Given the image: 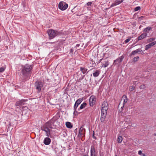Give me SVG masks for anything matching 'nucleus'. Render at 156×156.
Here are the masks:
<instances>
[{"instance_id": "1", "label": "nucleus", "mask_w": 156, "mask_h": 156, "mask_svg": "<svg viewBox=\"0 0 156 156\" xmlns=\"http://www.w3.org/2000/svg\"><path fill=\"white\" fill-rule=\"evenodd\" d=\"M33 67V65L29 64H26L22 66L21 73L22 74V79L23 81H25L30 79L32 73Z\"/></svg>"}, {"instance_id": "2", "label": "nucleus", "mask_w": 156, "mask_h": 156, "mask_svg": "<svg viewBox=\"0 0 156 156\" xmlns=\"http://www.w3.org/2000/svg\"><path fill=\"white\" fill-rule=\"evenodd\" d=\"M55 122L54 118L51 119L50 120L46 122L41 127V130L46 132V135L48 137L50 136V133L51 131V129H52V125H53Z\"/></svg>"}, {"instance_id": "3", "label": "nucleus", "mask_w": 156, "mask_h": 156, "mask_svg": "<svg viewBox=\"0 0 156 156\" xmlns=\"http://www.w3.org/2000/svg\"><path fill=\"white\" fill-rule=\"evenodd\" d=\"M47 33L50 39H52L56 36L61 35L62 34L61 32L52 29L48 30Z\"/></svg>"}, {"instance_id": "4", "label": "nucleus", "mask_w": 156, "mask_h": 156, "mask_svg": "<svg viewBox=\"0 0 156 156\" xmlns=\"http://www.w3.org/2000/svg\"><path fill=\"white\" fill-rule=\"evenodd\" d=\"M44 83L40 80H37L35 82L34 87L37 90V92L39 93L41 90V88L43 87Z\"/></svg>"}, {"instance_id": "5", "label": "nucleus", "mask_w": 156, "mask_h": 156, "mask_svg": "<svg viewBox=\"0 0 156 156\" xmlns=\"http://www.w3.org/2000/svg\"><path fill=\"white\" fill-rule=\"evenodd\" d=\"M68 7V5L64 2H60L58 5V8L62 10H64Z\"/></svg>"}, {"instance_id": "6", "label": "nucleus", "mask_w": 156, "mask_h": 156, "mask_svg": "<svg viewBox=\"0 0 156 156\" xmlns=\"http://www.w3.org/2000/svg\"><path fill=\"white\" fill-rule=\"evenodd\" d=\"M124 57L123 55L119 57L116 59L114 60L113 65H117L119 66L122 61Z\"/></svg>"}, {"instance_id": "7", "label": "nucleus", "mask_w": 156, "mask_h": 156, "mask_svg": "<svg viewBox=\"0 0 156 156\" xmlns=\"http://www.w3.org/2000/svg\"><path fill=\"white\" fill-rule=\"evenodd\" d=\"M83 126L81 127L79 129L78 136L80 138H82L83 136H85V129Z\"/></svg>"}, {"instance_id": "8", "label": "nucleus", "mask_w": 156, "mask_h": 156, "mask_svg": "<svg viewBox=\"0 0 156 156\" xmlns=\"http://www.w3.org/2000/svg\"><path fill=\"white\" fill-rule=\"evenodd\" d=\"M107 111H103L101 110V114L100 120L101 122H103L107 115Z\"/></svg>"}, {"instance_id": "9", "label": "nucleus", "mask_w": 156, "mask_h": 156, "mask_svg": "<svg viewBox=\"0 0 156 156\" xmlns=\"http://www.w3.org/2000/svg\"><path fill=\"white\" fill-rule=\"evenodd\" d=\"M96 101V98L93 95L91 96L89 99V104L90 106H93L95 104Z\"/></svg>"}, {"instance_id": "10", "label": "nucleus", "mask_w": 156, "mask_h": 156, "mask_svg": "<svg viewBox=\"0 0 156 156\" xmlns=\"http://www.w3.org/2000/svg\"><path fill=\"white\" fill-rule=\"evenodd\" d=\"M83 100V98H80L76 101L73 107L74 110H75L77 109L78 105L81 103Z\"/></svg>"}, {"instance_id": "11", "label": "nucleus", "mask_w": 156, "mask_h": 156, "mask_svg": "<svg viewBox=\"0 0 156 156\" xmlns=\"http://www.w3.org/2000/svg\"><path fill=\"white\" fill-rule=\"evenodd\" d=\"M26 101H27V100L25 99H22L20 101H16L15 105L16 106H20L23 105L24 104L25 102Z\"/></svg>"}, {"instance_id": "12", "label": "nucleus", "mask_w": 156, "mask_h": 156, "mask_svg": "<svg viewBox=\"0 0 156 156\" xmlns=\"http://www.w3.org/2000/svg\"><path fill=\"white\" fill-rule=\"evenodd\" d=\"M108 105L107 102L104 101L102 105V108L101 110L103 111H107L108 109Z\"/></svg>"}, {"instance_id": "13", "label": "nucleus", "mask_w": 156, "mask_h": 156, "mask_svg": "<svg viewBox=\"0 0 156 156\" xmlns=\"http://www.w3.org/2000/svg\"><path fill=\"white\" fill-rule=\"evenodd\" d=\"M156 44V41H154L152 42L145 46V50H148L149 49L151 48L154 45Z\"/></svg>"}, {"instance_id": "14", "label": "nucleus", "mask_w": 156, "mask_h": 156, "mask_svg": "<svg viewBox=\"0 0 156 156\" xmlns=\"http://www.w3.org/2000/svg\"><path fill=\"white\" fill-rule=\"evenodd\" d=\"M51 142V139L49 137H46L44 139L43 143L45 145H49Z\"/></svg>"}, {"instance_id": "15", "label": "nucleus", "mask_w": 156, "mask_h": 156, "mask_svg": "<svg viewBox=\"0 0 156 156\" xmlns=\"http://www.w3.org/2000/svg\"><path fill=\"white\" fill-rule=\"evenodd\" d=\"M147 35V33H143L140 35L138 37L137 39L138 41L146 37Z\"/></svg>"}, {"instance_id": "16", "label": "nucleus", "mask_w": 156, "mask_h": 156, "mask_svg": "<svg viewBox=\"0 0 156 156\" xmlns=\"http://www.w3.org/2000/svg\"><path fill=\"white\" fill-rule=\"evenodd\" d=\"M90 155L96 154V151L95 146L94 145L91 146L90 151Z\"/></svg>"}, {"instance_id": "17", "label": "nucleus", "mask_w": 156, "mask_h": 156, "mask_svg": "<svg viewBox=\"0 0 156 156\" xmlns=\"http://www.w3.org/2000/svg\"><path fill=\"white\" fill-rule=\"evenodd\" d=\"M123 1V0H116L114 3H113L111 6H113L119 5Z\"/></svg>"}, {"instance_id": "18", "label": "nucleus", "mask_w": 156, "mask_h": 156, "mask_svg": "<svg viewBox=\"0 0 156 156\" xmlns=\"http://www.w3.org/2000/svg\"><path fill=\"white\" fill-rule=\"evenodd\" d=\"M80 70L83 74H85L87 70V69L84 66L80 67Z\"/></svg>"}, {"instance_id": "19", "label": "nucleus", "mask_w": 156, "mask_h": 156, "mask_svg": "<svg viewBox=\"0 0 156 156\" xmlns=\"http://www.w3.org/2000/svg\"><path fill=\"white\" fill-rule=\"evenodd\" d=\"M104 62L105 63H102L101 64V67H104V68H105L107 67L109 65V62L108 60L105 61Z\"/></svg>"}, {"instance_id": "20", "label": "nucleus", "mask_w": 156, "mask_h": 156, "mask_svg": "<svg viewBox=\"0 0 156 156\" xmlns=\"http://www.w3.org/2000/svg\"><path fill=\"white\" fill-rule=\"evenodd\" d=\"M152 29V28L151 27H147L146 28H145L143 31L145 32L144 33H148L149 32V31Z\"/></svg>"}, {"instance_id": "21", "label": "nucleus", "mask_w": 156, "mask_h": 156, "mask_svg": "<svg viewBox=\"0 0 156 156\" xmlns=\"http://www.w3.org/2000/svg\"><path fill=\"white\" fill-rule=\"evenodd\" d=\"M87 103L86 102H83L82 104L80 107V108L78 109V110H80V109H82L84 108L87 105Z\"/></svg>"}, {"instance_id": "22", "label": "nucleus", "mask_w": 156, "mask_h": 156, "mask_svg": "<svg viewBox=\"0 0 156 156\" xmlns=\"http://www.w3.org/2000/svg\"><path fill=\"white\" fill-rule=\"evenodd\" d=\"M100 71L98 70H97L95 72L93 73V75L94 77H96L98 76L99 74H100Z\"/></svg>"}, {"instance_id": "23", "label": "nucleus", "mask_w": 156, "mask_h": 156, "mask_svg": "<svg viewBox=\"0 0 156 156\" xmlns=\"http://www.w3.org/2000/svg\"><path fill=\"white\" fill-rule=\"evenodd\" d=\"M66 126L69 128H71L72 127L71 123L69 122H66Z\"/></svg>"}, {"instance_id": "24", "label": "nucleus", "mask_w": 156, "mask_h": 156, "mask_svg": "<svg viewBox=\"0 0 156 156\" xmlns=\"http://www.w3.org/2000/svg\"><path fill=\"white\" fill-rule=\"evenodd\" d=\"M122 138L121 136H119L117 139V142L119 143H121L122 142Z\"/></svg>"}, {"instance_id": "25", "label": "nucleus", "mask_w": 156, "mask_h": 156, "mask_svg": "<svg viewBox=\"0 0 156 156\" xmlns=\"http://www.w3.org/2000/svg\"><path fill=\"white\" fill-rule=\"evenodd\" d=\"M124 97L125 99L124 100V101H123V105H124L125 104H126L127 103V101H128V99H127V97L126 95H124L123 96V97Z\"/></svg>"}, {"instance_id": "26", "label": "nucleus", "mask_w": 156, "mask_h": 156, "mask_svg": "<svg viewBox=\"0 0 156 156\" xmlns=\"http://www.w3.org/2000/svg\"><path fill=\"white\" fill-rule=\"evenodd\" d=\"M51 147L53 150L55 151V152H56L57 147L55 145L53 144L51 146Z\"/></svg>"}, {"instance_id": "27", "label": "nucleus", "mask_w": 156, "mask_h": 156, "mask_svg": "<svg viewBox=\"0 0 156 156\" xmlns=\"http://www.w3.org/2000/svg\"><path fill=\"white\" fill-rule=\"evenodd\" d=\"M94 2H88L86 3V5L88 6H91L92 4H94Z\"/></svg>"}, {"instance_id": "28", "label": "nucleus", "mask_w": 156, "mask_h": 156, "mask_svg": "<svg viewBox=\"0 0 156 156\" xmlns=\"http://www.w3.org/2000/svg\"><path fill=\"white\" fill-rule=\"evenodd\" d=\"M155 39V38H151L148 39L147 41L149 42H151L154 41Z\"/></svg>"}, {"instance_id": "29", "label": "nucleus", "mask_w": 156, "mask_h": 156, "mask_svg": "<svg viewBox=\"0 0 156 156\" xmlns=\"http://www.w3.org/2000/svg\"><path fill=\"white\" fill-rule=\"evenodd\" d=\"M139 57L138 56H137L136 57H135L133 58V61L134 62L137 61L139 60Z\"/></svg>"}, {"instance_id": "30", "label": "nucleus", "mask_w": 156, "mask_h": 156, "mask_svg": "<svg viewBox=\"0 0 156 156\" xmlns=\"http://www.w3.org/2000/svg\"><path fill=\"white\" fill-rule=\"evenodd\" d=\"M135 87L134 86H130L129 87V90L130 91H132L135 89Z\"/></svg>"}, {"instance_id": "31", "label": "nucleus", "mask_w": 156, "mask_h": 156, "mask_svg": "<svg viewBox=\"0 0 156 156\" xmlns=\"http://www.w3.org/2000/svg\"><path fill=\"white\" fill-rule=\"evenodd\" d=\"M74 110V112L73 114L75 116H77L78 115L79 113L78 112H77V111H76V109L75 110Z\"/></svg>"}, {"instance_id": "32", "label": "nucleus", "mask_w": 156, "mask_h": 156, "mask_svg": "<svg viewBox=\"0 0 156 156\" xmlns=\"http://www.w3.org/2000/svg\"><path fill=\"white\" fill-rule=\"evenodd\" d=\"M131 38V37H129L128 38L126 39L124 41V43L125 44H126V43H127L130 40Z\"/></svg>"}, {"instance_id": "33", "label": "nucleus", "mask_w": 156, "mask_h": 156, "mask_svg": "<svg viewBox=\"0 0 156 156\" xmlns=\"http://www.w3.org/2000/svg\"><path fill=\"white\" fill-rule=\"evenodd\" d=\"M141 8L140 6H137L134 9V10L135 11H137L138 10H139Z\"/></svg>"}, {"instance_id": "34", "label": "nucleus", "mask_w": 156, "mask_h": 156, "mask_svg": "<svg viewBox=\"0 0 156 156\" xmlns=\"http://www.w3.org/2000/svg\"><path fill=\"white\" fill-rule=\"evenodd\" d=\"M145 86L144 84H143L140 86V89H143L145 88Z\"/></svg>"}, {"instance_id": "35", "label": "nucleus", "mask_w": 156, "mask_h": 156, "mask_svg": "<svg viewBox=\"0 0 156 156\" xmlns=\"http://www.w3.org/2000/svg\"><path fill=\"white\" fill-rule=\"evenodd\" d=\"M5 70V68L4 67H2L0 68V73L1 72L4 71Z\"/></svg>"}, {"instance_id": "36", "label": "nucleus", "mask_w": 156, "mask_h": 156, "mask_svg": "<svg viewBox=\"0 0 156 156\" xmlns=\"http://www.w3.org/2000/svg\"><path fill=\"white\" fill-rule=\"evenodd\" d=\"M135 55V53L133 52V51H132V52L130 53V54L129 55V56L130 57V58H131L132 55Z\"/></svg>"}, {"instance_id": "37", "label": "nucleus", "mask_w": 156, "mask_h": 156, "mask_svg": "<svg viewBox=\"0 0 156 156\" xmlns=\"http://www.w3.org/2000/svg\"><path fill=\"white\" fill-rule=\"evenodd\" d=\"M99 156H104L103 152H101L100 151H99Z\"/></svg>"}, {"instance_id": "38", "label": "nucleus", "mask_w": 156, "mask_h": 156, "mask_svg": "<svg viewBox=\"0 0 156 156\" xmlns=\"http://www.w3.org/2000/svg\"><path fill=\"white\" fill-rule=\"evenodd\" d=\"M145 17L144 16H142L140 17H138V19L139 20H142Z\"/></svg>"}, {"instance_id": "39", "label": "nucleus", "mask_w": 156, "mask_h": 156, "mask_svg": "<svg viewBox=\"0 0 156 156\" xmlns=\"http://www.w3.org/2000/svg\"><path fill=\"white\" fill-rule=\"evenodd\" d=\"M139 52L142 55H143L144 53V52H143V51L140 48H139Z\"/></svg>"}, {"instance_id": "40", "label": "nucleus", "mask_w": 156, "mask_h": 156, "mask_svg": "<svg viewBox=\"0 0 156 156\" xmlns=\"http://www.w3.org/2000/svg\"><path fill=\"white\" fill-rule=\"evenodd\" d=\"M92 137H93V138L94 139H97L96 137L94 136V131H93V134Z\"/></svg>"}, {"instance_id": "41", "label": "nucleus", "mask_w": 156, "mask_h": 156, "mask_svg": "<svg viewBox=\"0 0 156 156\" xmlns=\"http://www.w3.org/2000/svg\"><path fill=\"white\" fill-rule=\"evenodd\" d=\"M138 154L140 155H142V152L141 151H138Z\"/></svg>"}, {"instance_id": "42", "label": "nucleus", "mask_w": 156, "mask_h": 156, "mask_svg": "<svg viewBox=\"0 0 156 156\" xmlns=\"http://www.w3.org/2000/svg\"><path fill=\"white\" fill-rule=\"evenodd\" d=\"M103 59V58H102L100 59V60H99V61H98V62H97V64H99V63H100V62H101V61Z\"/></svg>"}, {"instance_id": "43", "label": "nucleus", "mask_w": 156, "mask_h": 156, "mask_svg": "<svg viewBox=\"0 0 156 156\" xmlns=\"http://www.w3.org/2000/svg\"><path fill=\"white\" fill-rule=\"evenodd\" d=\"M73 49H71L70 50V53H73Z\"/></svg>"}, {"instance_id": "44", "label": "nucleus", "mask_w": 156, "mask_h": 156, "mask_svg": "<svg viewBox=\"0 0 156 156\" xmlns=\"http://www.w3.org/2000/svg\"><path fill=\"white\" fill-rule=\"evenodd\" d=\"M139 48L135 50L136 51L137 53H139Z\"/></svg>"}, {"instance_id": "45", "label": "nucleus", "mask_w": 156, "mask_h": 156, "mask_svg": "<svg viewBox=\"0 0 156 156\" xmlns=\"http://www.w3.org/2000/svg\"><path fill=\"white\" fill-rule=\"evenodd\" d=\"M90 156H97L96 154H93V155H90Z\"/></svg>"}, {"instance_id": "46", "label": "nucleus", "mask_w": 156, "mask_h": 156, "mask_svg": "<svg viewBox=\"0 0 156 156\" xmlns=\"http://www.w3.org/2000/svg\"><path fill=\"white\" fill-rule=\"evenodd\" d=\"M80 45V44H77L76 45V47H79Z\"/></svg>"}, {"instance_id": "47", "label": "nucleus", "mask_w": 156, "mask_h": 156, "mask_svg": "<svg viewBox=\"0 0 156 156\" xmlns=\"http://www.w3.org/2000/svg\"><path fill=\"white\" fill-rule=\"evenodd\" d=\"M82 156H89L88 155V154H84Z\"/></svg>"}, {"instance_id": "48", "label": "nucleus", "mask_w": 156, "mask_h": 156, "mask_svg": "<svg viewBox=\"0 0 156 156\" xmlns=\"http://www.w3.org/2000/svg\"><path fill=\"white\" fill-rule=\"evenodd\" d=\"M133 51L135 53V54H136L137 53V52H136V51L135 50Z\"/></svg>"}, {"instance_id": "49", "label": "nucleus", "mask_w": 156, "mask_h": 156, "mask_svg": "<svg viewBox=\"0 0 156 156\" xmlns=\"http://www.w3.org/2000/svg\"><path fill=\"white\" fill-rule=\"evenodd\" d=\"M84 76H84V75H83V76L82 77V79H80V80L83 79L84 78Z\"/></svg>"}, {"instance_id": "50", "label": "nucleus", "mask_w": 156, "mask_h": 156, "mask_svg": "<svg viewBox=\"0 0 156 156\" xmlns=\"http://www.w3.org/2000/svg\"><path fill=\"white\" fill-rule=\"evenodd\" d=\"M124 106V105H123V106L121 107L122 111V109L123 108Z\"/></svg>"}, {"instance_id": "51", "label": "nucleus", "mask_w": 156, "mask_h": 156, "mask_svg": "<svg viewBox=\"0 0 156 156\" xmlns=\"http://www.w3.org/2000/svg\"><path fill=\"white\" fill-rule=\"evenodd\" d=\"M142 155L144 156H145V154H143L142 153Z\"/></svg>"}, {"instance_id": "52", "label": "nucleus", "mask_w": 156, "mask_h": 156, "mask_svg": "<svg viewBox=\"0 0 156 156\" xmlns=\"http://www.w3.org/2000/svg\"><path fill=\"white\" fill-rule=\"evenodd\" d=\"M77 131V128L75 129L74 131L75 132V131Z\"/></svg>"}, {"instance_id": "53", "label": "nucleus", "mask_w": 156, "mask_h": 156, "mask_svg": "<svg viewBox=\"0 0 156 156\" xmlns=\"http://www.w3.org/2000/svg\"><path fill=\"white\" fill-rule=\"evenodd\" d=\"M90 7H87V9L88 10L89 9Z\"/></svg>"}, {"instance_id": "54", "label": "nucleus", "mask_w": 156, "mask_h": 156, "mask_svg": "<svg viewBox=\"0 0 156 156\" xmlns=\"http://www.w3.org/2000/svg\"><path fill=\"white\" fill-rule=\"evenodd\" d=\"M115 156H117V155L115 154Z\"/></svg>"}, {"instance_id": "55", "label": "nucleus", "mask_w": 156, "mask_h": 156, "mask_svg": "<svg viewBox=\"0 0 156 156\" xmlns=\"http://www.w3.org/2000/svg\"><path fill=\"white\" fill-rule=\"evenodd\" d=\"M107 58H105V60Z\"/></svg>"}, {"instance_id": "56", "label": "nucleus", "mask_w": 156, "mask_h": 156, "mask_svg": "<svg viewBox=\"0 0 156 156\" xmlns=\"http://www.w3.org/2000/svg\"><path fill=\"white\" fill-rule=\"evenodd\" d=\"M141 25H140V26L139 28H140V27H141Z\"/></svg>"}, {"instance_id": "57", "label": "nucleus", "mask_w": 156, "mask_h": 156, "mask_svg": "<svg viewBox=\"0 0 156 156\" xmlns=\"http://www.w3.org/2000/svg\"><path fill=\"white\" fill-rule=\"evenodd\" d=\"M89 71H88V72H87V73H88Z\"/></svg>"}, {"instance_id": "58", "label": "nucleus", "mask_w": 156, "mask_h": 156, "mask_svg": "<svg viewBox=\"0 0 156 156\" xmlns=\"http://www.w3.org/2000/svg\"><path fill=\"white\" fill-rule=\"evenodd\" d=\"M0 135H1V134H0Z\"/></svg>"}]
</instances>
